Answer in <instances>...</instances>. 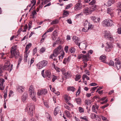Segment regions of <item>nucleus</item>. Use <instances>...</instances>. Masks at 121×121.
<instances>
[{
    "label": "nucleus",
    "mask_w": 121,
    "mask_h": 121,
    "mask_svg": "<svg viewBox=\"0 0 121 121\" xmlns=\"http://www.w3.org/2000/svg\"><path fill=\"white\" fill-rule=\"evenodd\" d=\"M17 46H13L11 47V58H13L14 56L15 58H17L18 57L19 53L18 50L17 49Z\"/></svg>",
    "instance_id": "nucleus-1"
},
{
    "label": "nucleus",
    "mask_w": 121,
    "mask_h": 121,
    "mask_svg": "<svg viewBox=\"0 0 121 121\" xmlns=\"http://www.w3.org/2000/svg\"><path fill=\"white\" fill-rule=\"evenodd\" d=\"M35 108L34 105L32 104H28L25 109V111L27 112L29 115L32 116L33 115V110Z\"/></svg>",
    "instance_id": "nucleus-2"
},
{
    "label": "nucleus",
    "mask_w": 121,
    "mask_h": 121,
    "mask_svg": "<svg viewBox=\"0 0 121 121\" xmlns=\"http://www.w3.org/2000/svg\"><path fill=\"white\" fill-rule=\"evenodd\" d=\"M29 92L30 96L32 100L36 102L37 100L36 95V93L34 91L33 86L31 85L29 89Z\"/></svg>",
    "instance_id": "nucleus-3"
},
{
    "label": "nucleus",
    "mask_w": 121,
    "mask_h": 121,
    "mask_svg": "<svg viewBox=\"0 0 121 121\" xmlns=\"http://www.w3.org/2000/svg\"><path fill=\"white\" fill-rule=\"evenodd\" d=\"M77 59H82V61L87 62L91 59V56L88 55L87 54L86 55L81 54L78 55Z\"/></svg>",
    "instance_id": "nucleus-4"
},
{
    "label": "nucleus",
    "mask_w": 121,
    "mask_h": 121,
    "mask_svg": "<svg viewBox=\"0 0 121 121\" xmlns=\"http://www.w3.org/2000/svg\"><path fill=\"white\" fill-rule=\"evenodd\" d=\"M3 68L4 70H7L10 72L13 68V65L12 64L10 66V62L8 61L5 63Z\"/></svg>",
    "instance_id": "nucleus-5"
},
{
    "label": "nucleus",
    "mask_w": 121,
    "mask_h": 121,
    "mask_svg": "<svg viewBox=\"0 0 121 121\" xmlns=\"http://www.w3.org/2000/svg\"><path fill=\"white\" fill-rule=\"evenodd\" d=\"M48 62L45 60L39 62L37 65V67L39 69H42L43 67L45 66L47 64Z\"/></svg>",
    "instance_id": "nucleus-6"
},
{
    "label": "nucleus",
    "mask_w": 121,
    "mask_h": 121,
    "mask_svg": "<svg viewBox=\"0 0 121 121\" xmlns=\"http://www.w3.org/2000/svg\"><path fill=\"white\" fill-rule=\"evenodd\" d=\"M102 24L104 26H111L113 24V21L110 19H105L103 21Z\"/></svg>",
    "instance_id": "nucleus-7"
},
{
    "label": "nucleus",
    "mask_w": 121,
    "mask_h": 121,
    "mask_svg": "<svg viewBox=\"0 0 121 121\" xmlns=\"http://www.w3.org/2000/svg\"><path fill=\"white\" fill-rule=\"evenodd\" d=\"M83 24L85 28L86 29L88 28V29H91L93 28L92 25L90 24L87 20H86L84 21Z\"/></svg>",
    "instance_id": "nucleus-8"
},
{
    "label": "nucleus",
    "mask_w": 121,
    "mask_h": 121,
    "mask_svg": "<svg viewBox=\"0 0 121 121\" xmlns=\"http://www.w3.org/2000/svg\"><path fill=\"white\" fill-rule=\"evenodd\" d=\"M81 1H79L75 5L74 9L76 11L80 10L82 9V4L81 3Z\"/></svg>",
    "instance_id": "nucleus-9"
},
{
    "label": "nucleus",
    "mask_w": 121,
    "mask_h": 121,
    "mask_svg": "<svg viewBox=\"0 0 121 121\" xmlns=\"http://www.w3.org/2000/svg\"><path fill=\"white\" fill-rule=\"evenodd\" d=\"M62 73L64 78L66 79H68L71 77L72 76V74L71 72L68 71L65 72L64 71L62 72Z\"/></svg>",
    "instance_id": "nucleus-10"
},
{
    "label": "nucleus",
    "mask_w": 121,
    "mask_h": 121,
    "mask_svg": "<svg viewBox=\"0 0 121 121\" xmlns=\"http://www.w3.org/2000/svg\"><path fill=\"white\" fill-rule=\"evenodd\" d=\"M61 45H60L54 50L53 52L57 56L61 52Z\"/></svg>",
    "instance_id": "nucleus-11"
},
{
    "label": "nucleus",
    "mask_w": 121,
    "mask_h": 121,
    "mask_svg": "<svg viewBox=\"0 0 121 121\" xmlns=\"http://www.w3.org/2000/svg\"><path fill=\"white\" fill-rule=\"evenodd\" d=\"M106 44L107 46L105 47V51L106 52H110L111 49L113 48V46L112 44L108 42L106 43Z\"/></svg>",
    "instance_id": "nucleus-12"
},
{
    "label": "nucleus",
    "mask_w": 121,
    "mask_h": 121,
    "mask_svg": "<svg viewBox=\"0 0 121 121\" xmlns=\"http://www.w3.org/2000/svg\"><path fill=\"white\" fill-rule=\"evenodd\" d=\"M84 13L86 15L90 14L92 13V11L91 10L90 7H85L83 10Z\"/></svg>",
    "instance_id": "nucleus-13"
},
{
    "label": "nucleus",
    "mask_w": 121,
    "mask_h": 121,
    "mask_svg": "<svg viewBox=\"0 0 121 121\" xmlns=\"http://www.w3.org/2000/svg\"><path fill=\"white\" fill-rule=\"evenodd\" d=\"M47 93V90L46 89H43L41 90H38L37 94L38 95L40 96L42 95H45Z\"/></svg>",
    "instance_id": "nucleus-14"
},
{
    "label": "nucleus",
    "mask_w": 121,
    "mask_h": 121,
    "mask_svg": "<svg viewBox=\"0 0 121 121\" xmlns=\"http://www.w3.org/2000/svg\"><path fill=\"white\" fill-rule=\"evenodd\" d=\"M65 99L66 102L68 105L70 106L71 107H73V105L71 104L69 101V100H70V96H68L67 95H66L65 98Z\"/></svg>",
    "instance_id": "nucleus-15"
},
{
    "label": "nucleus",
    "mask_w": 121,
    "mask_h": 121,
    "mask_svg": "<svg viewBox=\"0 0 121 121\" xmlns=\"http://www.w3.org/2000/svg\"><path fill=\"white\" fill-rule=\"evenodd\" d=\"M73 41L75 44L78 46H79L80 43L79 42V38L76 36H74L73 37Z\"/></svg>",
    "instance_id": "nucleus-16"
},
{
    "label": "nucleus",
    "mask_w": 121,
    "mask_h": 121,
    "mask_svg": "<svg viewBox=\"0 0 121 121\" xmlns=\"http://www.w3.org/2000/svg\"><path fill=\"white\" fill-rule=\"evenodd\" d=\"M107 13L110 15L111 17L114 16V13L112 9L111 8H108L107 11Z\"/></svg>",
    "instance_id": "nucleus-17"
},
{
    "label": "nucleus",
    "mask_w": 121,
    "mask_h": 121,
    "mask_svg": "<svg viewBox=\"0 0 121 121\" xmlns=\"http://www.w3.org/2000/svg\"><path fill=\"white\" fill-rule=\"evenodd\" d=\"M51 76V74L50 71L49 70H46L44 74V77H46L47 78H49Z\"/></svg>",
    "instance_id": "nucleus-18"
},
{
    "label": "nucleus",
    "mask_w": 121,
    "mask_h": 121,
    "mask_svg": "<svg viewBox=\"0 0 121 121\" xmlns=\"http://www.w3.org/2000/svg\"><path fill=\"white\" fill-rule=\"evenodd\" d=\"M5 81L4 79L2 78H0V90H3L4 89L3 86L4 82Z\"/></svg>",
    "instance_id": "nucleus-19"
},
{
    "label": "nucleus",
    "mask_w": 121,
    "mask_h": 121,
    "mask_svg": "<svg viewBox=\"0 0 121 121\" xmlns=\"http://www.w3.org/2000/svg\"><path fill=\"white\" fill-rule=\"evenodd\" d=\"M28 95L26 92H24L22 96V99L24 102H26V99L28 98Z\"/></svg>",
    "instance_id": "nucleus-20"
},
{
    "label": "nucleus",
    "mask_w": 121,
    "mask_h": 121,
    "mask_svg": "<svg viewBox=\"0 0 121 121\" xmlns=\"http://www.w3.org/2000/svg\"><path fill=\"white\" fill-rule=\"evenodd\" d=\"M24 87L23 86H18L17 88V91L20 93H22L24 90Z\"/></svg>",
    "instance_id": "nucleus-21"
},
{
    "label": "nucleus",
    "mask_w": 121,
    "mask_h": 121,
    "mask_svg": "<svg viewBox=\"0 0 121 121\" xmlns=\"http://www.w3.org/2000/svg\"><path fill=\"white\" fill-rule=\"evenodd\" d=\"M79 48L81 49H85L87 45L86 44L83 43H80L79 46H78Z\"/></svg>",
    "instance_id": "nucleus-22"
},
{
    "label": "nucleus",
    "mask_w": 121,
    "mask_h": 121,
    "mask_svg": "<svg viewBox=\"0 0 121 121\" xmlns=\"http://www.w3.org/2000/svg\"><path fill=\"white\" fill-rule=\"evenodd\" d=\"M115 64L116 67H117V70H119L120 69H121V62H115Z\"/></svg>",
    "instance_id": "nucleus-23"
},
{
    "label": "nucleus",
    "mask_w": 121,
    "mask_h": 121,
    "mask_svg": "<svg viewBox=\"0 0 121 121\" xmlns=\"http://www.w3.org/2000/svg\"><path fill=\"white\" fill-rule=\"evenodd\" d=\"M31 43H29L26 46L25 49V52L26 53H27V52L29 49L30 48L31 46Z\"/></svg>",
    "instance_id": "nucleus-24"
},
{
    "label": "nucleus",
    "mask_w": 121,
    "mask_h": 121,
    "mask_svg": "<svg viewBox=\"0 0 121 121\" xmlns=\"http://www.w3.org/2000/svg\"><path fill=\"white\" fill-rule=\"evenodd\" d=\"M115 2V1L114 0H109L108 1L107 3V5L108 6H111L112 4H114Z\"/></svg>",
    "instance_id": "nucleus-25"
},
{
    "label": "nucleus",
    "mask_w": 121,
    "mask_h": 121,
    "mask_svg": "<svg viewBox=\"0 0 121 121\" xmlns=\"http://www.w3.org/2000/svg\"><path fill=\"white\" fill-rule=\"evenodd\" d=\"M62 53H61V54L60 56H59L58 57L59 60L60 61L62 60L65 54V53L63 50L62 51Z\"/></svg>",
    "instance_id": "nucleus-26"
},
{
    "label": "nucleus",
    "mask_w": 121,
    "mask_h": 121,
    "mask_svg": "<svg viewBox=\"0 0 121 121\" xmlns=\"http://www.w3.org/2000/svg\"><path fill=\"white\" fill-rule=\"evenodd\" d=\"M46 33H45L42 36V38L41 39L40 43H42L44 42V40L47 37V35H46Z\"/></svg>",
    "instance_id": "nucleus-27"
},
{
    "label": "nucleus",
    "mask_w": 121,
    "mask_h": 121,
    "mask_svg": "<svg viewBox=\"0 0 121 121\" xmlns=\"http://www.w3.org/2000/svg\"><path fill=\"white\" fill-rule=\"evenodd\" d=\"M69 15V12L67 11H64L63 13V15L62 16L63 18H64L65 17H67Z\"/></svg>",
    "instance_id": "nucleus-28"
},
{
    "label": "nucleus",
    "mask_w": 121,
    "mask_h": 121,
    "mask_svg": "<svg viewBox=\"0 0 121 121\" xmlns=\"http://www.w3.org/2000/svg\"><path fill=\"white\" fill-rule=\"evenodd\" d=\"M76 49L74 47H71L69 49V52L71 53L74 54L75 52Z\"/></svg>",
    "instance_id": "nucleus-29"
},
{
    "label": "nucleus",
    "mask_w": 121,
    "mask_h": 121,
    "mask_svg": "<svg viewBox=\"0 0 121 121\" xmlns=\"http://www.w3.org/2000/svg\"><path fill=\"white\" fill-rule=\"evenodd\" d=\"M111 35L109 32H108L106 33L104 35V37L107 39H108V38Z\"/></svg>",
    "instance_id": "nucleus-30"
},
{
    "label": "nucleus",
    "mask_w": 121,
    "mask_h": 121,
    "mask_svg": "<svg viewBox=\"0 0 121 121\" xmlns=\"http://www.w3.org/2000/svg\"><path fill=\"white\" fill-rule=\"evenodd\" d=\"M4 70L3 66L2 65L0 66V76H3V73L4 72Z\"/></svg>",
    "instance_id": "nucleus-31"
},
{
    "label": "nucleus",
    "mask_w": 121,
    "mask_h": 121,
    "mask_svg": "<svg viewBox=\"0 0 121 121\" xmlns=\"http://www.w3.org/2000/svg\"><path fill=\"white\" fill-rule=\"evenodd\" d=\"M53 65L55 69L57 72L58 73L60 71H62V72H63V69H61L57 67H55V64H54Z\"/></svg>",
    "instance_id": "nucleus-32"
},
{
    "label": "nucleus",
    "mask_w": 121,
    "mask_h": 121,
    "mask_svg": "<svg viewBox=\"0 0 121 121\" xmlns=\"http://www.w3.org/2000/svg\"><path fill=\"white\" fill-rule=\"evenodd\" d=\"M91 103V101L89 99H86L85 101V104L87 105H89Z\"/></svg>",
    "instance_id": "nucleus-33"
},
{
    "label": "nucleus",
    "mask_w": 121,
    "mask_h": 121,
    "mask_svg": "<svg viewBox=\"0 0 121 121\" xmlns=\"http://www.w3.org/2000/svg\"><path fill=\"white\" fill-rule=\"evenodd\" d=\"M97 6L96 5H94L93 6L90 7L91 10L92 11V12L96 9Z\"/></svg>",
    "instance_id": "nucleus-34"
},
{
    "label": "nucleus",
    "mask_w": 121,
    "mask_h": 121,
    "mask_svg": "<svg viewBox=\"0 0 121 121\" xmlns=\"http://www.w3.org/2000/svg\"><path fill=\"white\" fill-rule=\"evenodd\" d=\"M81 75L79 74H77L75 76V80L76 81H78V80L81 78Z\"/></svg>",
    "instance_id": "nucleus-35"
},
{
    "label": "nucleus",
    "mask_w": 121,
    "mask_h": 121,
    "mask_svg": "<svg viewBox=\"0 0 121 121\" xmlns=\"http://www.w3.org/2000/svg\"><path fill=\"white\" fill-rule=\"evenodd\" d=\"M75 100L76 102L78 104H81V100L80 98H76L75 99Z\"/></svg>",
    "instance_id": "nucleus-36"
},
{
    "label": "nucleus",
    "mask_w": 121,
    "mask_h": 121,
    "mask_svg": "<svg viewBox=\"0 0 121 121\" xmlns=\"http://www.w3.org/2000/svg\"><path fill=\"white\" fill-rule=\"evenodd\" d=\"M36 3V0H32L31 1V4H33L31 8H30L29 11H30L33 7L35 5Z\"/></svg>",
    "instance_id": "nucleus-37"
},
{
    "label": "nucleus",
    "mask_w": 121,
    "mask_h": 121,
    "mask_svg": "<svg viewBox=\"0 0 121 121\" xmlns=\"http://www.w3.org/2000/svg\"><path fill=\"white\" fill-rule=\"evenodd\" d=\"M75 89V88L73 86L70 87L67 89V90L68 91H72L74 92Z\"/></svg>",
    "instance_id": "nucleus-38"
},
{
    "label": "nucleus",
    "mask_w": 121,
    "mask_h": 121,
    "mask_svg": "<svg viewBox=\"0 0 121 121\" xmlns=\"http://www.w3.org/2000/svg\"><path fill=\"white\" fill-rule=\"evenodd\" d=\"M108 65L109 66H114V62L112 60H110L108 63Z\"/></svg>",
    "instance_id": "nucleus-39"
},
{
    "label": "nucleus",
    "mask_w": 121,
    "mask_h": 121,
    "mask_svg": "<svg viewBox=\"0 0 121 121\" xmlns=\"http://www.w3.org/2000/svg\"><path fill=\"white\" fill-rule=\"evenodd\" d=\"M85 78L87 79V80H89V78L86 74L83 75L82 76V78L83 81L84 80Z\"/></svg>",
    "instance_id": "nucleus-40"
},
{
    "label": "nucleus",
    "mask_w": 121,
    "mask_h": 121,
    "mask_svg": "<svg viewBox=\"0 0 121 121\" xmlns=\"http://www.w3.org/2000/svg\"><path fill=\"white\" fill-rule=\"evenodd\" d=\"M106 58V56L104 54H103L100 56L99 58V59L100 60H105Z\"/></svg>",
    "instance_id": "nucleus-41"
},
{
    "label": "nucleus",
    "mask_w": 121,
    "mask_h": 121,
    "mask_svg": "<svg viewBox=\"0 0 121 121\" xmlns=\"http://www.w3.org/2000/svg\"><path fill=\"white\" fill-rule=\"evenodd\" d=\"M95 0H92L89 3V4L90 5H94L96 3Z\"/></svg>",
    "instance_id": "nucleus-42"
},
{
    "label": "nucleus",
    "mask_w": 121,
    "mask_h": 121,
    "mask_svg": "<svg viewBox=\"0 0 121 121\" xmlns=\"http://www.w3.org/2000/svg\"><path fill=\"white\" fill-rule=\"evenodd\" d=\"M80 119H81L84 120L86 121H88L87 117L86 116H84L83 117H81Z\"/></svg>",
    "instance_id": "nucleus-43"
},
{
    "label": "nucleus",
    "mask_w": 121,
    "mask_h": 121,
    "mask_svg": "<svg viewBox=\"0 0 121 121\" xmlns=\"http://www.w3.org/2000/svg\"><path fill=\"white\" fill-rule=\"evenodd\" d=\"M92 110L93 112H95L96 114H97L96 110L95 109V106L94 105H93L92 106Z\"/></svg>",
    "instance_id": "nucleus-44"
},
{
    "label": "nucleus",
    "mask_w": 121,
    "mask_h": 121,
    "mask_svg": "<svg viewBox=\"0 0 121 121\" xmlns=\"http://www.w3.org/2000/svg\"><path fill=\"white\" fill-rule=\"evenodd\" d=\"M59 110V109L58 107L55 108L54 111V115L56 116L58 113V111Z\"/></svg>",
    "instance_id": "nucleus-45"
},
{
    "label": "nucleus",
    "mask_w": 121,
    "mask_h": 121,
    "mask_svg": "<svg viewBox=\"0 0 121 121\" xmlns=\"http://www.w3.org/2000/svg\"><path fill=\"white\" fill-rule=\"evenodd\" d=\"M83 63H82V66L83 68L86 67L87 65V64L86 63V61H82Z\"/></svg>",
    "instance_id": "nucleus-46"
},
{
    "label": "nucleus",
    "mask_w": 121,
    "mask_h": 121,
    "mask_svg": "<svg viewBox=\"0 0 121 121\" xmlns=\"http://www.w3.org/2000/svg\"><path fill=\"white\" fill-rule=\"evenodd\" d=\"M58 22V21L57 19H56L55 20L53 21L51 23V24L53 25L57 24Z\"/></svg>",
    "instance_id": "nucleus-47"
},
{
    "label": "nucleus",
    "mask_w": 121,
    "mask_h": 121,
    "mask_svg": "<svg viewBox=\"0 0 121 121\" xmlns=\"http://www.w3.org/2000/svg\"><path fill=\"white\" fill-rule=\"evenodd\" d=\"M53 56L54 57H56L57 56L56 55H55V54L53 52V53L51 54L49 56V58L50 59H52Z\"/></svg>",
    "instance_id": "nucleus-48"
},
{
    "label": "nucleus",
    "mask_w": 121,
    "mask_h": 121,
    "mask_svg": "<svg viewBox=\"0 0 121 121\" xmlns=\"http://www.w3.org/2000/svg\"><path fill=\"white\" fill-rule=\"evenodd\" d=\"M54 30L53 28L52 27H51L48 30L45 32L46 34L48 32H52Z\"/></svg>",
    "instance_id": "nucleus-49"
},
{
    "label": "nucleus",
    "mask_w": 121,
    "mask_h": 121,
    "mask_svg": "<svg viewBox=\"0 0 121 121\" xmlns=\"http://www.w3.org/2000/svg\"><path fill=\"white\" fill-rule=\"evenodd\" d=\"M69 48V47L68 46H66L64 48V50L66 53H67L69 52V51H68V49Z\"/></svg>",
    "instance_id": "nucleus-50"
},
{
    "label": "nucleus",
    "mask_w": 121,
    "mask_h": 121,
    "mask_svg": "<svg viewBox=\"0 0 121 121\" xmlns=\"http://www.w3.org/2000/svg\"><path fill=\"white\" fill-rule=\"evenodd\" d=\"M57 77L55 75H53V77L52 79V81L53 82H54L57 79Z\"/></svg>",
    "instance_id": "nucleus-51"
},
{
    "label": "nucleus",
    "mask_w": 121,
    "mask_h": 121,
    "mask_svg": "<svg viewBox=\"0 0 121 121\" xmlns=\"http://www.w3.org/2000/svg\"><path fill=\"white\" fill-rule=\"evenodd\" d=\"M108 39L110 40L112 42H113L114 40L113 37L112 35H111L110 36Z\"/></svg>",
    "instance_id": "nucleus-52"
},
{
    "label": "nucleus",
    "mask_w": 121,
    "mask_h": 121,
    "mask_svg": "<svg viewBox=\"0 0 121 121\" xmlns=\"http://www.w3.org/2000/svg\"><path fill=\"white\" fill-rule=\"evenodd\" d=\"M78 110L79 112L80 113L83 112H84V110L83 108L81 107H79Z\"/></svg>",
    "instance_id": "nucleus-53"
},
{
    "label": "nucleus",
    "mask_w": 121,
    "mask_h": 121,
    "mask_svg": "<svg viewBox=\"0 0 121 121\" xmlns=\"http://www.w3.org/2000/svg\"><path fill=\"white\" fill-rule=\"evenodd\" d=\"M93 51L92 50H90L88 51L87 53L88 55L90 56L92 54L93 52Z\"/></svg>",
    "instance_id": "nucleus-54"
},
{
    "label": "nucleus",
    "mask_w": 121,
    "mask_h": 121,
    "mask_svg": "<svg viewBox=\"0 0 121 121\" xmlns=\"http://www.w3.org/2000/svg\"><path fill=\"white\" fill-rule=\"evenodd\" d=\"M19 57L18 61V62L19 63V64H20L21 62V61H22V57L20 55H19Z\"/></svg>",
    "instance_id": "nucleus-55"
},
{
    "label": "nucleus",
    "mask_w": 121,
    "mask_h": 121,
    "mask_svg": "<svg viewBox=\"0 0 121 121\" xmlns=\"http://www.w3.org/2000/svg\"><path fill=\"white\" fill-rule=\"evenodd\" d=\"M72 4H70L67 5L66 7L65 8L66 9H69L72 6Z\"/></svg>",
    "instance_id": "nucleus-56"
},
{
    "label": "nucleus",
    "mask_w": 121,
    "mask_h": 121,
    "mask_svg": "<svg viewBox=\"0 0 121 121\" xmlns=\"http://www.w3.org/2000/svg\"><path fill=\"white\" fill-rule=\"evenodd\" d=\"M45 47H43L40 49V52L43 53L45 52Z\"/></svg>",
    "instance_id": "nucleus-57"
},
{
    "label": "nucleus",
    "mask_w": 121,
    "mask_h": 121,
    "mask_svg": "<svg viewBox=\"0 0 121 121\" xmlns=\"http://www.w3.org/2000/svg\"><path fill=\"white\" fill-rule=\"evenodd\" d=\"M96 115L92 113L91 115V116L92 119H94L96 117Z\"/></svg>",
    "instance_id": "nucleus-58"
},
{
    "label": "nucleus",
    "mask_w": 121,
    "mask_h": 121,
    "mask_svg": "<svg viewBox=\"0 0 121 121\" xmlns=\"http://www.w3.org/2000/svg\"><path fill=\"white\" fill-rule=\"evenodd\" d=\"M37 48L36 47L34 48L33 50V55H35L37 51Z\"/></svg>",
    "instance_id": "nucleus-59"
},
{
    "label": "nucleus",
    "mask_w": 121,
    "mask_h": 121,
    "mask_svg": "<svg viewBox=\"0 0 121 121\" xmlns=\"http://www.w3.org/2000/svg\"><path fill=\"white\" fill-rule=\"evenodd\" d=\"M80 87L79 86V88L78 89V90L77 92L76 95H79V94L80 93L81 91H80Z\"/></svg>",
    "instance_id": "nucleus-60"
},
{
    "label": "nucleus",
    "mask_w": 121,
    "mask_h": 121,
    "mask_svg": "<svg viewBox=\"0 0 121 121\" xmlns=\"http://www.w3.org/2000/svg\"><path fill=\"white\" fill-rule=\"evenodd\" d=\"M109 104H106L104 105V106L101 107V108L103 109H104L105 108L107 107L109 105Z\"/></svg>",
    "instance_id": "nucleus-61"
},
{
    "label": "nucleus",
    "mask_w": 121,
    "mask_h": 121,
    "mask_svg": "<svg viewBox=\"0 0 121 121\" xmlns=\"http://www.w3.org/2000/svg\"><path fill=\"white\" fill-rule=\"evenodd\" d=\"M97 85V84L95 83H91L89 84V85L91 86H95Z\"/></svg>",
    "instance_id": "nucleus-62"
},
{
    "label": "nucleus",
    "mask_w": 121,
    "mask_h": 121,
    "mask_svg": "<svg viewBox=\"0 0 121 121\" xmlns=\"http://www.w3.org/2000/svg\"><path fill=\"white\" fill-rule=\"evenodd\" d=\"M117 33L119 34H121V28H118L117 31Z\"/></svg>",
    "instance_id": "nucleus-63"
},
{
    "label": "nucleus",
    "mask_w": 121,
    "mask_h": 121,
    "mask_svg": "<svg viewBox=\"0 0 121 121\" xmlns=\"http://www.w3.org/2000/svg\"><path fill=\"white\" fill-rule=\"evenodd\" d=\"M64 107L65 108L69 110H71V108L70 107H69L67 105H66V104L64 106Z\"/></svg>",
    "instance_id": "nucleus-64"
}]
</instances>
